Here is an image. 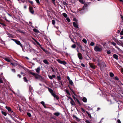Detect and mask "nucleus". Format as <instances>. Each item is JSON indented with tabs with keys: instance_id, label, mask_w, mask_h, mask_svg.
<instances>
[{
	"instance_id": "37",
	"label": "nucleus",
	"mask_w": 123,
	"mask_h": 123,
	"mask_svg": "<svg viewBox=\"0 0 123 123\" xmlns=\"http://www.w3.org/2000/svg\"><path fill=\"white\" fill-rule=\"evenodd\" d=\"M69 84H71V85H72L73 84V82L71 80H70V81H69Z\"/></svg>"
},
{
	"instance_id": "23",
	"label": "nucleus",
	"mask_w": 123,
	"mask_h": 123,
	"mask_svg": "<svg viewBox=\"0 0 123 123\" xmlns=\"http://www.w3.org/2000/svg\"><path fill=\"white\" fill-rule=\"evenodd\" d=\"M4 59L5 60H6V61L8 62H10V60L8 58H5Z\"/></svg>"
},
{
	"instance_id": "11",
	"label": "nucleus",
	"mask_w": 123,
	"mask_h": 123,
	"mask_svg": "<svg viewBox=\"0 0 123 123\" xmlns=\"http://www.w3.org/2000/svg\"><path fill=\"white\" fill-rule=\"evenodd\" d=\"M6 108L7 110L8 111L10 112H13V111H11V109L10 107L6 106Z\"/></svg>"
},
{
	"instance_id": "31",
	"label": "nucleus",
	"mask_w": 123,
	"mask_h": 123,
	"mask_svg": "<svg viewBox=\"0 0 123 123\" xmlns=\"http://www.w3.org/2000/svg\"><path fill=\"white\" fill-rule=\"evenodd\" d=\"M82 41L85 43H87V41L84 38L83 39Z\"/></svg>"
},
{
	"instance_id": "45",
	"label": "nucleus",
	"mask_w": 123,
	"mask_h": 123,
	"mask_svg": "<svg viewBox=\"0 0 123 123\" xmlns=\"http://www.w3.org/2000/svg\"><path fill=\"white\" fill-rule=\"evenodd\" d=\"M67 78L69 81H70L71 80L70 79L69 77L68 76H67Z\"/></svg>"
},
{
	"instance_id": "57",
	"label": "nucleus",
	"mask_w": 123,
	"mask_h": 123,
	"mask_svg": "<svg viewBox=\"0 0 123 123\" xmlns=\"http://www.w3.org/2000/svg\"><path fill=\"white\" fill-rule=\"evenodd\" d=\"M12 71L13 72H15V70L14 69H12Z\"/></svg>"
},
{
	"instance_id": "28",
	"label": "nucleus",
	"mask_w": 123,
	"mask_h": 123,
	"mask_svg": "<svg viewBox=\"0 0 123 123\" xmlns=\"http://www.w3.org/2000/svg\"><path fill=\"white\" fill-rule=\"evenodd\" d=\"M110 76L111 77H113L114 76V74L112 73H111L110 74Z\"/></svg>"
},
{
	"instance_id": "27",
	"label": "nucleus",
	"mask_w": 123,
	"mask_h": 123,
	"mask_svg": "<svg viewBox=\"0 0 123 123\" xmlns=\"http://www.w3.org/2000/svg\"><path fill=\"white\" fill-rule=\"evenodd\" d=\"M23 79L24 80L25 82H27L28 81L26 77H24V78Z\"/></svg>"
},
{
	"instance_id": "13",
	"label": "nucleus",
	"mask_w": 123,
	"mask_h": 123,
	"mask_svg": "<svg viewBox=\"0 0 123 123\" xmlns=\"http://www.w3.org/2000/svg\"><path fill=\"white\" fill-rule=\"evenodd\" d=\"M73 24L74 27L76 28H78V25L75 22H73Z\"/></svg>"
},
{
	"instance_id": "12",
	"label": "nucleus",
	"mask_w": 123,
	"mask_h": 123,
	"mask_svg": "<svg viewBox=\"0 0 123 123\" xmlns=\"http://www.w3.org/2000/svg\"><path fill=\"white\" fill-rule=\"evenodd\" d=\"M70 103L72 105L74 106H75L76 105V104L73 100L72 101H70Z\"/></svg>"
},
{
	"instance_id": "17",
	"label": "nucleus",
	"mask_w": 123,
	"mask_h": 123,
	"mask_svg": "<svg viewBox=\"0 0 123 123\" xmlns=\"http://www.w3.org/2000/svg\"><path fill=\"white\" fill-rule=\"evenodd\" d=\"M89 65L90 67H91V68H95V66L92 63H90Z\"/></svg>"
},
{
	"instance_id": "21",
	"label": "nucleus",
	"mask_w": 123,
	"mask_h": 123,
	"mask_svg": "<svg viewBox=\"0 0 123 123\" xmlns=\"http://www.w3.org/2000/svg\"><path fill=\"white\" fill-rule=\"evenodd\" d=\"M82 100L83 101L85 102H87V100L86 98H85L84 97L82 99Z\"/></svg>"
},
{
	"instance_id": "38",
	"label": "nucleus",
	"mask_w": 123,
	"mask_h": 123,
	"mask_svg": "<svg viewBox=\"0 0 123 123\" xmlns=\"http://www.w3.org/2000/svg\"><path fill=\"white\" fill-rule=\"evenodd\" d=\"M57 80L58 81H59V80H61V78L60 76H57Z\"/></svg>"
},
{
	"instance_id": "61",
	"label": "nucleus",
	"mask_w": 123,
	"mask_h": 123,
	"mask_svg": "<svg viewBox=\"0 0 123 123\" xmlns=\"http://www.w3.org/2000/svg\"><path fill=\"white\" fill-rule=\"evenodd\" d=\"M30 90H31L32 89V87L31 86H30Z\"/></svg>"
},
{
	"instance_id": "24",
	"label": "nucleus",
	"mask_w": 123,
	"mask_h": 123,
	"mask_svg": "<svg viewBox=\"0 0 123 123\" xmlns=\"http://www.w3.org/2000/svg\"><path fill=\"white\" fill-rule=\"evenodd\" d=\"M86 112L87 114H88L89 117L90 118H91V114L87 111H86Z\"/></svg>"
},
{
	"instance_id": "7",
	"label": "nucleus",
	"mask_w": 123,
	"mask_h": 123,
	"mask_svg": "<svg viewBox=\"0 0 123 123\" xmlns=\"http://www.w3.org/2000/svg\"><path fill=\"white\" fill-rule=\"evenodd\" d=\"M78 56L80 59L81 60L82 59L83 57L82 56V55L80 53H78Z\"/></svg>"
},
{
	"instance_id": "29",
	"label": "nucleus",
	"mask_w": 123,
	"mask_h": 123,
	"mask_svg": "<svg viewBox=\"0 0 123 123\" xmlns=\"http://www.w3.org/2000/svg\"><path fill=\"white\" fill-rule=\"evenodd\" d=\"M75 118L76 119V120L78 121H80V119L78 118V117H76L75 116H74Z\"/></svg>"
},
{
	"instance_id": "51",
	"label": "nucleus",
	"mask_w": 123,
	"mask_h": 123,
	"mask_svg": "<svg viewBox=\"0 0 123 123\" xmlns=\"http://www.w3.org/2000/svg\"><path fill=\"white\" fill-rule=\"evenodd\" d=\"M81 65L83 67H85V65L83 63H81Z\"/></svg>"
},
{
	"instance_id": "16",
	"label": "nucleus",
	"mask_w": 123,
	"mask_h": 123,
	"mask_svg": "<svg viewBox=\"0 0 123 123\" xmlns=\"http://www.w3.org/2000/svg\"><path fill=\"white\" fill-rule=\"evenodd\" d=\"M43 62L44 63L46 64H49V62L46 60H43Z\"/></svg>"
},
{
	"instance_id": "32",
	"label": "nucleus",
	"mask_w": 123,
	"mask_h": 123,
	"mask_svg": "<svg viewBox=\"0 0 123 123\" xmlns=\"http://www.w3.org/2000/svg\"><path fill=\"white\" fill-rule=\"evenodd\" d=\"M1 113L3 115H4L5 116H6V114L5 112L3 111H2Z\"/></svg>"
},
{
	"instance_id": "63",
	"label": "nucleus",
	"mask_w": 123,
	"mask_h": 123,
	"mask_svg": "<svg viewBox=\"0 0 123 123\" xmlns=\"http://www.w3.org/2000/svg\"><path fill=\"white\" fill-rule=\"evenodd\" d=\"M60 82L61 84V85H62V86H63V85L62 83V82L61 81Z\"/></svg>"
},
{
	"instance_id": "1",
	"label": "nucleus",
	"mask_w": 123,
	"mask_h": 123,
	"mask_svg": "<svg viewBox=\"0 0 123 123\" xmlns=\"http://www.w3.org/2000/svg\"><path fill=\"white\" fill-rule=\"evenodd\" d=\"M31 74L35 76V78L41 81H43V78L40 75L33 72H31Z\"/></svg>"
},
{
	"instance_id": "59",
	"label": "nucleus",
	"mask_w": 123,
	"mask_h": 123,
	"mask_svg": "<svg viewBox=\"0 0 123 123\" xmlns=\"http://www.w3.org/2000/svg\"><path fill=\"white\" fill-rule=\"evenodd\" d=\"M52 76V78L53 77V78H55V75H53Z\"/></svg>"
},
{
	"instance_id": "41",
	"label": "nucleus",
	"mask_w": 123,
	"mask_h": 123,
	"mask_svg": "<svg viewBox=\"0 0 123 123\" xmlns=\"http://www.w3.org/2000/svg\"><path fill=\"white\" fill-rule=\"evenodd\" d=\"M38 4H39L40 3L39 0H35Z\"/></svg>"
},
{
	"instance_id": "15",
	"label": "nucleus",
	"mask_w": 123,
	"mask_h": 123,
	"mask_svg": "<svg viewBox=\"0 0 123 123\" xmlns=\"http://www.w3.org/2000/svg\"><path fill=\"white\" fill-rule=\"evenodd\" d=\"M41 103L43 105L44 107L45 108H47L46 107V106L45 104V103L44 102L42 101L41 102Z\"/></svg>"
},
{
	"instance_id": "8",
	"label": "nucleus",
	"mask_w": 123,
	"mask_h": 123,
	"mask_svg": "<svg viewBox=\"0 0 123 123\" xmlns=\"http://www.w3.org/2000/svg\"><path fill=\"white\" fill-rule=\"evenodd\" d=\"M29 9L30 12L32 14H34V11L33 8L31 7H30Z\"/></svg>"
},
{
	"instance_id": "34",
	"label": "nucleus",
	"mask_w": 123,
	"mask_h": 123,
	"mask_svg": "<svg viewBox=\"0 0 123 123\" xmlns=\"http://www.w3.org/2000/svg\"><path fill=\"white\" fill-rule=\"evenodd\" d=\"M76 46L75 44H74L72 45L71 47L73 48H75L76 47Z\"/></svg>"
},
{
	"instance_id": "60",
	"label": "nucleus",
	"mask_w": 123,
	"mask_h": 123,
	"mask_svg": "<svg viewBox=\"0 0 123 123\" xmlns=\"http://www.w3.org/2000/svg\"><path fill=\"white\" fill-rule=\"evenodd\" d=\"M51 69H52V71L53 72H55V71H54V69H53V68H52Z\"/></svg>"
},
{
	"instance_id": "50",
	"label": "nucleus",
	"mask_w": 123,
	"mask_h": 123,
	"mask_svg": "<svg viewBox=\"0 0 123 123\" xmlns=\"http://www.w3.org/2000/svg\"><path fill=\"white\" fill-rule=\"evenodd\" d=\"M120 16L122 20L123 21V16L121 14Z\"/></svg>"
},
{
	"instance_id": "26",
	"label": "nucleus",
	"mask_w": 123,
	"mask_h": 123,
	"mask_svg": "<svg viewBox=\"0 0 123 123\" xmlns=\"http://www.w3.org/2000/svg\"><path fill=\"white\" fill-rule=\"evenodd\" d=\"M65 92L67 93L69 95H70V94L68 91V90H65Z\"/></svg>"
},
{
	"instance_id": "52",
	"label": "nucleus",
	"mask_w": 123,
	"mask_h": 123,
	"mask_svg": "<svg viewBox=\"0 0 123 123\" xmlns=\"http://www.w3.org/2000/svg\"><path fill=\"white\" fill-rule=\"evenodd\" d=\"M107 53L108 54H110L111 53V52L109 51H107Z\"/></svg>"
},
{
	"instance_id": "22",
	"label": "nucleus",
	"mask_w": 123,
	"mask_h": 123,
	"mask_svg": "<svg viewBox=\"0 0 123 123\" xmlns=\"http://www.w3.org/2000/svg\"><path fill=\"white\" fill-rule=\"evenodd\" d=\"M41 49L43 50V51L44 52H45L46 53V54H48V52L47 50L44 49L42 47L41 48Z\"/></svg>"
},
{
	"instance_id": "62",
	"label": "nucleus",
	"mask_w": 123,
	"mask_h": 123,
	"mask_svg": "<svg viewBox=\"0 0 123 123\" xmlns=\"http://www.w3.org/2000/svg\"><path fill=\"white\" fill-rule=\"evenodd\" d=\"M29 2L30 3L32 4H33V2L32 1H29Z\"/></svg>"
},
{
	"instance_id": "48",
	"label": "nucleus",
	"mask_w": 123,
	"mask_h": 123,
	"mask_svg": "<svg viewBox=\"0 0 123 123\" xmlns=\"http://www.w3.org/2000/svg\"><path fill=\"white\" fill-rule=\"evenodd\" d=\"M34 40L36 42L38 43V45H41L38 42H37V41L35 39H34Z\"/></svg>"
},
{
	"instance_id": "35",
	"label": "nucleus",
	"mask_w": 123,
	"mask_h": 123,
	"mask_svg": "<svg viewBox=\"0 0 123 123\" xmlns=\"http://www.w3.org/2000/svg\"><path fill=\"white\" fill-rule=\"evenodd\" d=\"M8 35V37H13L12 36L11 34L9 33H8L7 34Z\"/></svg>"
},
{
	"instance_id": "25",
	"label": "nucleus",
	"mask_w": 123,
	"mask_h": 123,
	"mask_svg": "<svg viewBox=\"0 0 123 123\" xmlns=\"http://www.w3.org/2000/svg\"><path fill=\"white\" fill-rule=\"evenodd\" d=\"M63 16L67 18V15L65 13H64L62 14Z\"/></svg>"
},
{
	"instance_id": "46",
	"label": "nucleus",
	"mask_w": 123,
	"mask_h": 123,
	"mask_svg": "<svg viewBox=\"0 0 123 123\" xmlns=\"http://www.w3.org/2000/svg\"><path fill=\"white\" fill-rule=\"evenodd\" d=\"M85 122L86 123H91L88 120H86L85 121Z\"/></svg>"
},
{
	"instance_id": "47",
	"label": "nucleus",
	"mask_w": 123,
	"mask_h": 123,
	"mask_svg": "<svg viewBox=\"0 0 123 123\" xmlns=\"http://www.w3.org/2000/svg\"><path fill=\"white\" fill-rule=\"evenodd\" d=\"M49 79H50L52 80V76L49 75Z\"/></svg>"
},
{
	"instance_id": "36",
	"label": "nucleus",
	"mask_w": 123,
	"mask_h": 123,
	"mask_svg": "<svg viewBox=\"0 0 123 123\" xmlns=\"http://www.w3.org/2000/svg\"><path fill=\"white\" fill-rule=\"evenodd\" d=\"M79 1L82 4H84L83 0H79Z\"/></svg>"
},
{
	"instance_id": "40",
	"label": "nucleus",
	"mask_w": 123,
	"mask_h": 123,
	"mask_svg": "<svg viewBox=\"0 0 123 123\" xmlns=\"http://www.w3.org/2000/svg\"><path fill=\"white\" fill-rule=\"evenodd\" d=\"M52 24L53 25H54L55 23V20H52Z\"/></svg>"
},
{
	"instance_id": "30",
	"label": "nucleus",
	"mask_w": 123,
	"mask_h": 123,
	"mask_svg": "<svg viewBox=\"0 0 123 123\" xmlns=\"http://www.w3.org/2000/svg\"><path fill=\"white\" fill-rule=\"evenodd\" d=\"M33 30L34 31L36 32H39L38 30L36 29H34Z\"/></svg>"
},
{
	"instance_id": "18",
	"label": "nucleus",
	"mask_w": 123,
	"mask_h": 123,
	"mask_svg": "<svg viewBox=\"0 0 123 123\" xmlns=\"http://www.w3.org/2000/svg\"><path fill=\"white\" fill-rule=\"evenodd\" d=\"M40 68L39 67L38 68L36 69V72L38 73H39L40 72Z\"/></svg>"
},
{
	"instance_id": "5",
	"label": "nucleus",
	"mask_w": 123,
	"mask_h": 123,
	"mask_svg": "<svg viewBox=\"0 0 123 123\" xmlns=\"http://www.w3.org/2000/svg\"><path fill=\"white\" fill-rule=\"evenodd\" d=\"M99 66L101 69L105 68L106 67L105 64L104 62H102L101 63L99 64Z\"/></svg>"
},
{
	"instance_id": "64",
	"label": "nucleus",
	"mask_w": 123,
	"mask_h": 123,
	"mask_svg": "<svg viewBox=\"0 0 123 123\" xmlns=\"http://www.w3.org/2000/svg\"><path fill=\"white\" fill-rule=\"evenodd\" d=\"M121 72H122V73L123 74V69H121Z\"/></svg>"
},
{
	"instance_id": "39",
	"label": "nucleus",
	"mask_w": 123,
	"mask_h": 123,
	"mask_svg": "<svg viewBox=\"0 0 123 123\" xmlns=\"http://www.w3.org/2000/svg\"><path fill=\"white\" fill-rule=\"evenodd\" d=\"M27 115L29 117H30L31 116V114L29 113H27Z\"/></svg>"
},
{
	"instance_id": "43",
	"label": "nucleus",
	"mask_w": 123,
	"mask_h": 123,
	"mask_svg": "<svg viewBox=\"0 0 123 123\" xmlns=\"http://www.w3.org/2000/svg\"><path fill=\"white\" fill-rule=\"evenodd\" d=\"M117 123H121L120 120L119 119H118L117 120Z\"/></svg>"
},
{
	"instance_id": "55",
	"label": "nucleus",
	"mask_w": 123,
	"mask_h": 123,
	"mask_svg": "<svg viewBox=\"0 0 123 123\" xmlns=\"http://www.w3.org/2000/svg\"><path fill=\"white\" fill-rule=\"evenodd\" d=\"M118 56L116 55V59L117 60L118 59Z\"/></svg>"
},
{
	"instance_id": "42",
	"label": "nucleus",
	"mask_w": 123,
	"mask_h": 123,
	"mask_svg": "<svg viewBox=\"0 0 123 123\" xmlns=\"http://www.w3.org/2000/svg\"><path fill=\"white\" fill-rule=\"evenodd\" d=\"M120 34L122 35H123V29H122V30L121 31L120 33Z\"/></svg>"
},
{
	"instance_id": "2",
	"label": "nucleus",
	"mask_w": 123,
	"mask_h": 123,
	"mask_svg": "<svg viewBox=\"0 0 123 123\" xmlns=\"http://www.w3.org/2000/svg\"><path fill=\"white\" fill-rule=\"evenodd\" d=\"M117 84L118 86L122 87L123 86V84L121 82L120 80L116 76V84Z\"/></svg>"
},
{
	"instance_id": "14",
	"label": "nucleus",
	"mask_w": 123,
	"mask_h": 123,
	"mask_svg": "<svg viewBox=\"0 0 123 123\" xmlns=\"http://www.w3.org/2000/svg\"><path fill=\"white\" fill-rule=\"evenodd\" d=\"M48 90L49 92L51 93V94H52L54 93L52 89L50 88H49Z\"/></svg>"
},
{
	"instance_id": "49",
	"label": "nucleus",
	"mask_w": 123,
	"mask_h": 123,
	"mask_svg": "<svg viewBox=\"0 0 123 123\" xmlns=\"http://www.w3.org/2000/svg\"><path fill=\"white\" fill-rule=\"evenodd\" d=\"M116 48H117V49H118L119 50V51H121V50L118 47L116 46Z\"/></svg>"
},
{
	"instance_id": "33",
	"label": "nucleus",
	"mask_w": 123,
	"mask_h": 123,
	"mask_svg": "<svg viewBox=\"0 0 123 123\" xmlns=\"http://www.w3.org/2000/svg\"><path fill=\"white\" fill-rule=\"evenodd\" d=\"M94 43L93 42H91L90 45L92 46H93L94 45Z\"/></svg>"
},
{
	"instance_id": "10",
	"label": "nucleus",
	"mask_w": 123,
	"mask_h": 123,
	"mask_svg": "<svg viewBox=\"0 0 123 123\" xmlns=\"http://www.w3.org/2000/svg\"><path fill=\"white\" fill-rule=\"evenodd\" d=\"M54 98H56L57 100H58L59 98V97L56 94H55L54 93L52 95Z\"/></svg>"
},
{
	"instance_id": "19",
	"label": "nucleus",
	"mask_w": 123,
	"mask_h": 123,
	"mask_svg": "<svg viewBox=\"0 0 123 123\" xmlns=\"http://www.w3.org/2000/svg\"><path fill=\"white\" fill-rule=\"evenodd\" d=\"M54 114L56 116H58L60 115V113L58 112H57L54 113Z\"/></svg>"
},
{
	"instance_id": "20",
	"label": "nucleus",
	"mask_w": 123,
	"mask_h": 123,
	"mask_svg": "<svg viewBox=\"0 0 123 123\" xmlns=\"http://www.w3.org/2000/svg\"><path fill=\"white\" fill-rule=\"evenodd\" d=\"M75 101H77L79 104L80 105H81V104L79 101V100L77 98H76L75 100H74Z\"/></svg>"
},
{
	"instance_id": "3",
	"label": "nucleus",
	"mask_w": 123,
	"mask_h": 123,
	"mask_svg": "<svg viewBox=\"0 0 123 123\" xmlns=\"http://www.w3.org/2000/svg\"><path fill=\"white\" fill-rule=\"evenodd\" d=\"M102 49V48L99 47L98 46H96L94 48V50L96 52H100L101 51Z\"/></svg>"
},
{
	"instance_id": "54",
	"label": "nucleus",
	"mask_w": 123,
	"mask_h": 123,
	"mask_svg": "<svg viewBox=\"0 0 123 123\" xmlns=\"http://www.w3.org/2000/svg\"><path fill=\"white\" fill-rule=\"evenodd\" d=\"M81 109L82 110V111H83V112H84L85 111V110H84V109L82 108H81Z\"/></svg>"
},
{
	"instance_id": "9",
	"label": "nucleus",
	"mask_w": 123,
	"mask_h": 123,
	"mask_svg": "<svg viewBox=\"0 0 123 123\" xmlns=\"http://www.w3.org/2000/svg\"><path fill=\"white\" fill-rule=\"evenodd\" d=\"M87 5L86 4H85L84 5V6L82 8L83 10H81L80 11V13H82V12H83V10H84V9L85 7H86L87 6Z\"/></svg>"
},
{
	"instance_id": "53",
	"label": "nucleus",
	"mask_w": 123,
	"mask_h": 123,
	"mask_svg": "<svg viewBox=\"0 0 123 123\" xmlns=\"http://www.w3.org/2000/svg\"><path fill=\"white\" fill-rule=\"evenodd\" d=\"M73 20L74 21L76 22H77V20L76 18H74L73 19Z\"/></svg>"
},
{
	"instance_id": "44",
	"label": "nucleus",
	"mask_w": 123,
	"mask_h": 123,
	"mask_svg": "<svg viewBox=\"0 0 123 123\" xmlns=\"http://www.w3.org/2000/svg\"><path fill=\"white\" fill-rule=\"evenodd\" d=\"M66 19L68 22H70V20L69 18H67Z\"/></svg>"
},
{
	"instance_id": "6",
	"label": "nucleus",
	"mask_w": 123,
	"mask_h": 123,
	"mask_svg": "<svg viewBox=\"0 0 123 123\" xmlns=\"http://www.w3.org/2000/svg\"><path fill=\"white\" fill-rule=\"evenodd\" d=\"M56 60L59 63L61 64H63L64 65H65L67 64V63L64 61H62L60 59H57Z\"/></svg>"
},
{
	"instance_id": "56",
	"label": "nucleus",
	"mask_w": 123,
	"mask_h": 123,
	"mask_svg": "<svg viewBox=\"0 0 123 123\" xmlns=\"http://www.w3.org/2000/svg\"><path fill=\"white\" fill-rule=\"evenodd\" d=\"M63 4L65 5H67V4L66 2H63Z\"/></svg>"
},
{
	"instance_id": "58",
	"label": "nucleus",
	"mask_w": 123,
	"mask_h": 123,
	"mask_svg": "<svg viewBox=\"0 0 123 123\" xmlns=\"http://www.w3.org/2000/svg\"><path fill=\"white\" fill-rule=\"evenodd\" d=\"M69 98L71 100V101H72L73 100L71 97H69Z\"/></svg>"
},
{
	"instance_id": "4",
	"label": "nucleus",
	"mask_w": 123,
	"mask_h": 123,
	"mask_svg": "<svg viewBox=\"0 0 123 123\" xmlns=\"http://www.w3.org/2000/svg\"><path fill=\"white\" fill-rule=\"evenodd\" d=\"M12 40H13L17 44L19 45H20L22 49H23V46H22V44L19 41H18L17 40H16L14 39H13Z\"/></svg>"
}]
</instances>
